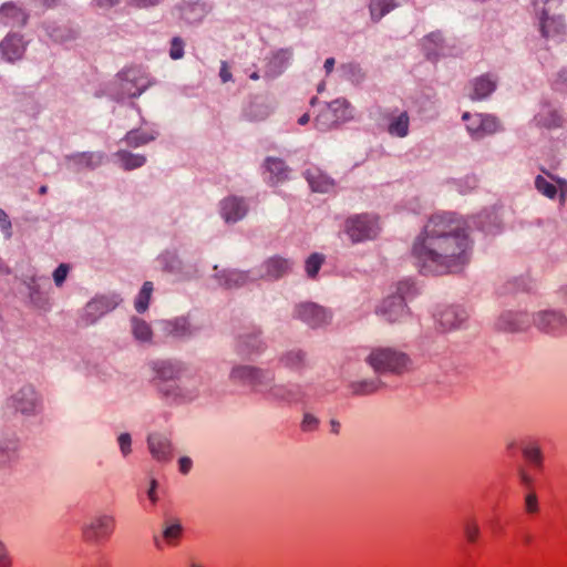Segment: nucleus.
Here are the masks:
<instances>
[{
	"instance_id": "44",
	"label": "nucleus",
	"mask_w": 567,
	"mask_h": 567,
	"mask_svg": "<svg viewBox=\"0 0 567 567\" xmlns=\"http://www.w3.org/2000/svg\"><path fill=\"white\" fill-rule=\"evenodd\" d=\"M535 187L539 193H542L543 195H545L549 198H554L557 194L556 186L540 175H538L535 178Z\"/></svg>"
},
{
	"instance_id": "10",
	"label": "nucleus",
	"mask_w": 567,
	"mask_h": 567,
	"mask_svg": "<svg viewBox=\"0 0 567 567\" xmlns=\"http://www.w3.org/2000/svg\"><path fill=\"white\" fill-rule=\"evenodd\" d=\"M539 19V28L543 37L547 39L560 40L566 33V25L558 16H550V7H535Z\"/></svg>"
},
{
	"instance_id": "61",
	"label": "nucleus",
	"mask_w": 567,
	"mask_h": 567,
	"mask_svg": "<svg viewBox=\"0 0 567 567\" xmlns=\"http://www.w3.org/2000/svg\"><path fill=\"white\" fill-rule=\"evenodd\" d=\"M219 76H220V79H221V81H223L224 83H226V82H228V81H230V80H231V72H230V70H229V68H228L227 62H225V61H224V62H221Z\"/></svg>"
},
{
	"instance_id": "45",
	"label": "nucleus",
	"mask_w": 567,
	"mask_h": 567,
	"mask_svg": "<svg viewBox=\"0 0 567 567\" xmlns=\"http://www.w3.org/2000/svg\"><path fill=\"white\" fill-rule=\"evenodd\" d=\"M463 528H464V535H465L467 542L472 543V544L476 543L480 537V534H481V529H480L477 522L473 518L467 519L464 523Z\"/></svg>"
},
{
	"instance_id": "56",
	"label": "nucleus",
	"mask_w": 567,
	"mask_h": 567,
	"mask_svg": "<svg viewBox=\"0 0 567 567\" xmlns=\"http://www.w3.org/2000/svg\"><path fill=\"white\" fill-rule=\"evenodd\" d=\"M12 559L6 544L0 539V567H11Z\"/></svg>"
},
{
	"instance_id": "31",
	"label": "nucleus",
	"mask_w": 567,
	"mask_h": 567,
	"mask_svg": "<svg viewBox=\"0 0 567 567\" xmlns=\"http://www.w3.org/2000/svg\"><path fill=\"white\" fill-rule=\"evenodd\" d=\"M208 12L205 3L194 2L181 8V17L188 23L199 22Z\"/></svg>"
},
{
	"instance_id": "64",
	"label": "nucleus",
	"mask_w": 567,
	"mask_h": 567,
	"mask_svg": "<svg viewBox=\"0 0 567 567\" xmlns=\"http://www.w3.org/2000/svg\"><path fill=\"white\" fill-rule=\"evenodd\" d=\"M559 190H560V202L564 203L565 196L567 194V182L564 179H557Z\"/></svg>"
},
{
	"instance_id": "17",
	"label": "nucleus",
	"mask_w": 567,
	"mask_h": 567,
	"mask_svg": "<svg viewBox=\"0 0 567 567\" xmlns=\"http://www.w3.org/2000/svg\"><path fill=\"white\" fill-rule=\"evenodd\" d=\"M24 42L19 34H9L0 43V53L9 62H14L22 58L24 53Z\"/></svg>"
},
{
	"instance_id": "52",
	"label": "nucleus",
	"mask_w": 567,
	"mask_h": 567,
	"mask_svg": "<svg viewBox=\"0 0 567 567\" xmlns=\"http://www.w3.org/2000/svg\"><path fill=\"white\" fill-rule=\"evenodd\" d=\"M122 455L125 457L131 453L132 439L128 433H123L117 439Z\"/></svg>"
},
{
	"instance_id": "8",
	"label": "nucleus",
	"mask_w": 567,
	"mask_h": 567,
	"mask_svg": "<svg viewBox=\"0 0 567 567\" xmlns=\"http://www.w3.org/2000/svg\"><path fill=\"white\" fill-rule=\"evenodd\" d=\"M151 369L154 372L153 380L159 390L167 396H177L178 394L173 392L171 389L162 386V382L175 381L179 378L182 372V365L178 362L171 360H156L150 363Z\"/></svg>"
},
{
	"instance_id": "59",
	"label": "nucleus",
	"mask_w": 567,
	"mask_h": 567,
	"mask_svg": "<svg viewBox=\"0 0 567 567\" xmlns=\"http://www.w3.org/2000/svg\"><path fill=\"white\" fill-rule=\"evenodd\" d=\"M193 466V462L189 457L183 456L178 460V470L182 474H187Z\"/></svg>"
},
{
	"instance_id": "22",
	"label": "nucleus",
	"mask_w": 567,
	"mask_h": 567,
	"mask_svg": "<svg viewBox=\"0 0 567 567\" xmlns=\"http://www.w3.org/2000/svg\"><path fill=\"white\" fill-rule=\"evenodd\" d=\"M498 324L506 331H524L529 327V318L526 313L507 312L501 317Z\"/></svg>"
},
{
	"instance_id": "54",
	"label": "nucleus",
	"mask_w": 567,
	"mask_h": 567,
	"mask_svg": "<svg viewBox=\"0 0 567 567\" xmlns=\"http://www.w3.org/2000/svg\"><path fill=\"white\" fill-rule=\"evenodd\" d=\"M17 444L11 442L10 445H7L6 447L0 446V464H4L9 462L14 452H16Z\"/></svg>"
},
{
	"instance_id": "2",
	"label": "nucleus",
	"mask_w": 567,
	"mask_h": 567,
	"mask_svg": "<svg viewBox=\"0 0 567 567\" xmlns=\"http://www.w3.org/2000/svg\"><path fill=\"white\" fill-rule=\"evenodd\" d=\"M365 361L378 373L401 374L408 371L412 364L408 354L393 348H375Z\"/></svg>"
},
{
	"instance_id": "16",
	"label": "nucleus",
	"mask_w": 567,
	"mask_h": 567,
	"mask_svg": "<svg viewBox=\"0 0 567 567\" xmlns=\"http://www.w3.org/2000/svg\"><path fill=\"white\" fill-rule=\"evenodd\" d=\"M10 402L16 410L29 414L37 409L38 395L32 386H24L11 398Z\"/></svg>"
},
{
	"instance_id": "49",
	"label": "nucleus",
	"mask_w": 567,
	"mask_h": 567,
	"mask_svg": "<svg viewBox=\"0 0 567 567\" xmlns=\"http://www.w3.org/2000/svg\"><path fill=\"white\" fill-rule=\"evenodd\" d=\"M184 54V43L179 38H174L171 43L169 55L172 59H181Z\"/></svg>"
},
{
	"instance_id": "13",
	"label": "nucleus",
	"mask_w": 567,
	"mask_h": 567,
	"mask_svg": "<svg viewBox=\"0 0 567 567\" xmlns=\"http://www.w3.org/2000/svg\"><path fill=\"white\" fill-rule=\"evenodd\" d=\"M248 212V205L241 197L229 196L220 203V215L228 224L243 219Z\"/></svg>"
},
{
	"instance_id": "47",
	"label": "nucleus",
	"mask_w": 567,
	"mask_h": 567,
	"mask_svg": "<svg viewBox=\"0 0 567 567\" xmlns=\"http://www.w3.org/2000/svg\"><path fill=\"white\" fill-rule=\"evenodd\" d=\"M158 261L162 265L163 269L166 271L173 272L179 269V260L174 254H163L159 257Z\"/></svg>"
},
{
	"instance_id": "6",
	"label": "nucleus",
	"mask_w": 567,
	"mask_h": 567,
	"mask_svg": "<svg viewBox=\"0 0 567 567\" xmlns=\"http://www.w3.org/2000/svg\"><path fill=\"white\" fill-rule=\"evenodd\" d=\"M230 380L235 383L251 386L262 393L266 391L267 384L274 380V375L269 371L249 365H237L230 372Z\"/></svg>"
},
{
	"instance_id": "43",
	"label": "nucleus",
	"mask_w": 567,
	"mask_h": 567,
	"mask_svg": "<svg viewBox=\"0 0 567 567\" xmlns=\"http://www.w3.org/2000/svg\"><path fill=\"white\" fill-rule=\"evenodd\" d=\"M329 110L334 111V114H342L343 116H338L339 122H346L351 117V111L349 109V104L346 100H334L327 105Z\"/></svg>"
},
{
	"instance_id": "25",
	"label": "nucleus",
	"mask_w": 567,
	"mask_h": 567,
	"mask_svg": "<svg viewBox=\"0 0 567 567\" xmlns=\"http://www.w3.org/2000/svg\"><path fill=\"white\" fill-rule=\"evenodd\" d=\"M27 14L12 3H6L0 9V23L4 25H23Z\"/></svg>"
},
{
	"instance_id": "27",
	"label": "nucleus",
	"mask_w": 567,
	"mask_h": 567,
	"mask_svg": "<svg viewBox=\"0 0 567 567\" xmlns=\"http://www.w3.org/2000/svg\"><path fill=\"white\" fill-rule=\"evenodd\" d=\"M220 286L225 288H237L245 286L250 279H257V276L250 278L247 272L238 270H225L217 275Z\"/></svg>"
},
{
	"instance_id": "42",
	"label": "nucleus",
	"mask_w": 567,
	"mask_h": 567,
	"mask_svg": "<svg viewBox=\"0 0 567 567\" xmlns=\"http://www.w3.org/2000/svg\"><path fill=\"white\" fill-rule=\"evenodd\" d=\"M523 454L530 464L535 466H539L542 464V452L536 442L526 443L523 446Z\"/></svg>"
},
{
	"instance_id": "51",
	"label": "nucleus",
	"mask_w": 567,
	"mask_h": 567,
	"mask_svg": "<svg viewBox=\"0 0 567 567\" xmlns=\"http://www.w3.org/2000/svg\"><path fill=\"white\" fill-rule=\"evenodd\" d=\"M69 266L66 264H61L53 272V280L58 287L62 286L64 282L68 272H69Z\"/></svg>"
},
{
	"instance_id": "14",
	"label": "nucleus",
	"mask_w": 567,
	"mask_h": 567,
	"mask_svg": "<svg viewBox=\"0 0 567 567\" xmlns=\"http://www.w3.org/2000/svg\"><path fill=\"white\" fill-rule=\"evenodd\" d=\"M293 262L280 256L268 258L261 266L262 272L257 278L277 280L291 271Z\"/></svg>"
},
{
	"instance_id": "48",
	"label": "nucleus",
	"mask_w": 567,
	"mask_h": 567,
	"mask_svg": "<svg viewBox=\"0 0 567 567\" xmlns=\"http://www.w3.org/2000/svg\"><path fill=\"white\" fill-rule=\"evenodd\" d=\"M524 507L526 513L536 514L539 511L538 498L534 492H529L525 496Z\"/></svg>"
},
{
	"instance_id": "7",
	"label": "nucleus",
	"mask_w": 567,
	"mask_h": 567,
	"mask_svg": "<svg viewBox=\"0 0 567 567\" xmlns=\"http://www.w3.org/2000/svg\"><path fill=\"white\" fill-rule=\"evenodd\" d=\"M462 120L465 122L466 130L473 140H482L501 130L498 120L489 114L465 112Z\"/></svg>"
},
{
	"instance_id": "34",
	"label": "nucleus",
	"mask_w": 567,
	"mask_h": 567,
	"mask_svg": "<svg viewBox=\"0 0 567 567\" xmlns=\"http://www.w3.org/2000/svg\"><path fill=\"white\" fill-rule=\"evenodd\" d=\"M262 342L257 332L243 333L238 340V351L243 354H250L261 350Z\"/></svg>"
},
{
	"instance_id": "12",
	"label": "nucleus",
	"mask_w": 567,
	"mask_h": 567,
	"mask_svg": "<svg viewBox=\"0 0 567 567\" xmlns=\"http://www.w3.org/2000/svg\"><path fill=\"white\" fill-rule=\"evenodd\" d=\"M147 447L157 462H169L173 458V445L168 435L164 433H151L147 436Z\"/></svg>"
},
{
	"instance_id": "15",
	"label": "nucleus",
	"mask_w": 567,
	"mask_h": 567,
	"mask_svg": "<svg viewBox=\"0 0 567 567\" xmlns=\"http://www.w3.org/2000/svg\"><path fill=\"white\" fill-rule=\"evenodd\" d=\"M378 313L389 322H396L408 316V309L402 297H389L383 300Z\"/></svg>"
},
{
	"instance_id": "24",
	"label": "nucleus",
	"mask_w": 567,
	"mask_h": 567,
	"mask_svg": "<svg viewBox=\"0 0 567 567\" xmlns=\"http://www.w3.org/2000/svg\"><path fill=\"white\" fill-rule=\"evenodd\" d=\"M535 122L547 128L559 127L563 124V117L551 105L544 104L536 114Z\"/></svg>"
},
{
	"instance_id": "57",
	"label": "nucleus",
	"mask_w": 567,
	"mask_h": 567,
	"mask_svg": "<svg viewBox=\"0 0 567 567\" xmlns=\"http://www.w3.org/2000/svg\"><path fill=\"white\" fill-rule=\"evenodd\" d=\"M0 229L7 238L11 237V221L4 210L0 209Z\"/></svg>"
},
{
	"instance_id": "60",
	"label": "nucleus",
	"mask_w": 567,
	"mask_h": 567,
	"mask_svg": "<svg viewBox=\"0 0 567 567\" xmlns=\"http://www.w3.org/2000/svg\"><path fill=\"white\" fill-rule=\"evenodd\" d=\"M118 2L120 0H93L94 6L102 10H109L118 4Z\"/></svg>"
},
{
	"instance_id": "62",
	"label": "nucleus",
	"mask_w": 567,
	"mask_h": 567,
	"mask_svg": "<svg viewBox=\"0 0 567 567\" xmlns=\"http://www.w3.org/2000/svg\"><path fill=\"white\" fill-rule=\"evenodd\" d=\"M30 298H31V301L35 306H38L40 308H44L47 301H43V302L41 301L40 295H39V292L37 290H33V289L31 290Z\"/></svg>"
},
{
	"instance_id": "11",
	"label": "nucleus",
	"mask_w": 567,
	"mask_h": 567,
	"mask_svg": "<svg viewBox=\"0 0 567 567\" xmlns=\"http://www.w3.org/2000/svg\"><path fill=\"white\" fill-rule=\"evenodd\" d=\"M295 313L297 318L312 328L327 324L331 319V315L327 309L313 302L298 305Z\"/></svg>"
},
{
	"instance_id": "20",
	"label": "nucleus",
	"mask_w": 567,
	"mask_h": 567,
	"mask_svg": "<svg viewBox=\"0 0 567 567\" xmlns=\"http://www.w3.org/2000/svg\"><path fill=\"white\" fill-rule=\"evenodd\" d=\"M468 317L467 311L458 306H451L439 313L437 321L443 329H453L461 326Z\"/></svg>"
},
{
	"instance_id": "28",
	"label": "nucleus",
	"mask_w": 567,
	"mask_h": 567,
	"mask_svg": "<svg viewBox=\"0 0 567 567\" xmlns=\"http://www.w3.org/2000/svg\"><path fill=\"white\" fill-rule=\"evenodd\" d=\"M292 53L289 50L277 51L267 64L265 76L275 78L279 75L285 69L288 61L291 59Z\"/></svg>"
},
{
	"instance_id": "30",
	"label": "nucleus",
	"mask_w": 567,
	"mask_h": 567,
	"mask_svg": "<svg viewBox=\"0 0 567 567\" xmlns=\"http://www.w3.org/2000/svg\"><path fill=\"white\" fill-rule=\"evenodd\" d=\"M280 364L293 371H301L307 367L306 353L301 350H290L280 357Z\"/></svg>"
},
{
	"instance_id": "53",
	"label": "nucleus",
	"mask_w": 567,
	"mask_h": 567,
	"mask_svg": "<svg viewBox=\"0 0 567 567\" xmlns=\"http://www.w3.org/2000/svg\"><path fill=\"white\" fill-rule=\"evenodd\" d=\"M414 290V285L410 280L399 282L398 295L395 297H402L405 302V298L411 295Z\"/></svg>"
},
{
	"instance_id": "40",
	"label": "nucleus",
	"mask_w": 567,
	"mask_h": 567,
	"mask_svg": "<svg viewBox=\"0 0 567 567\" xmlns=\"http://www.w3.org/2000/svg\"><path fill=\"white\" fill-rule=\"evenodd\" d=\"M153 140H155V134L134 130L130 131L125 136L126 143L131 147H138L141 145L147 144Z\"/></svg>"
},
{
	"instance_id": "29",
	"label": "nucleus",
	"mask_w": 567,
	"mask_h": 567,
	"mask_svg": "<svg viewBox=\"0 0 567 567\" xmlns=\"http://www.w3.org/2000/svg\"><path fill=\"white\" fill-rule=\"evenodd\" d=\"M103 153H79L68 157L78 168H95L104 161Z\"/></svg>"
},
{
	"instance_id": "9",
	"label": "nucleus",
	"mask_w": 567,
	"mask_h": 567,
	"mask_svg": "<svg viewBox=\"0 0 567 567\" xmlns=\"http://www.w3.org/2000/svg\"><path fill=\"white\" fill-rule=\"evenodd\" d=\"M122 299L117 295L101 296L91 300L84 308L82 321L85 326L94 323L105 313L115 309Z\"/></svg>"
},
{
	"instance_id": "38",
	"label": "nucleus",
	"mask_w": 567,
	"mask_h": 567,
	"mask_svg": "<svg viewBox=\"0 0 567 567\" xmlns=\"http://www.w3.org/2000/svg\"><path fill=\"white\" fill-rule=\"evenodd\" d=\"M381 386V382L378 379L363 380L352 382L349 388L352 394L355 395H369L377 392Z\"/></svg>"
},
{
	"instance_id": "50",
	"label": "nucleus",
	"mask_w": 567,
	"mask_h": 567,
	"mask_svg": "<svg viewBox=\"0 0 567 567\" xmlns=\"http://www.w3.org/2000/svg\"><path fill=\"white\" fill-rule=\"evenodd\" d=\"M163 0H126V4L137 9H148L158 6Z\"/></svg>"
},
{
	"instance_id": "37",
	"label": "nucleus",
	"mask_w": 567,
	"mask_h": 567,
	"mask_svg": "<svg viewBox=\"0 0 567 567\" xmlns=\"http://www.w3.org/2000/svg\"><path fill=\"white\" fill-rule=\"evenodd\" d=\"M182 525L176 520H167L163 530V542L167 546H176L182 536Z\"/></svg>"
},
{
	"instance_id": "26",
	"label": "nucleus",
	"mask_w": 567,
	"mask_h": 567,
	"mask_svg": "<svg viewBox=\"0 0 567 567\" xmlns=\"http://www.w3.org/2000/svg\"><path fill=\"white\" fill-rule=\"evenodd\" d=\"M473 91L471 93L472 100H483L487 97L496 89V80L489 74L482 75L475 79L472 83Z\"/></svg>"
},
{
	"instance_id": "21",
	"label": "nucleus",
	"mask_w": 567,
	"mask_h": 567,
	"mask_svg": "<svg viewBox=\"0 0 567 567\" xmlns=\"http://www.w3.org/2000/svg\"><path fill=\"white\" fill-rule=\"evenodd\" d=\"M386 120L390 135L405 137L409 134L410 117L406 112H392Z\"/></svg>"
},
{
	"instance_id": "3",
	"label": "nucleus",
	"mask_w": 567,
	"mask_h": 567,
	"mask_svg": "<svg viewBox=\"0 0 567 567\" xmlns=\"http://www.w3.org/2000/svg\"><path fill=\"white\" fill-rule=\"evenodd\" d=\"M116 526L115 517L101 513L92 516L82 527V536L86 543L103 544L113 535Z\"/></svg>"
},
{
	"instance_id": "19",
	"label": "nucleus",
	"mask_w": 567,
	"mask_h": 567,
	"mask_svg": "<svg viewBox=\"0 0 567 567\" xmlns=\"http://www.w3.org/2000/svg\"><path fill=\"white\" fill-rule=\"evenodd\" d=\"M264 393H267L268 396L272 400L285 402V403H295L300 401L301 391L297 385H272L269 386L267 384V389Z\"/></svg>"
},
{
	"instance_id": "18",
	"label": "nucleus",
	"mask_w": 567,
	"mask_h": 567,
	"mask_svg": "<svg viewBox=\"0 0 567 567\" xmlns=\"http://www.w3.org/2000/svg\"><path fill=\"white\" fill-rule=\"evenodd\" d=\"M159 327L166 337L173 339H185L193 334V328L185 318H176L174 320H163Z\"/></svg>"
},
{
	"instance_id": "5",
	"label": "nucleus",
	"mask_w": 567,
	"mask_h": 567,
	"mask_svg": "<svg viewBox=\"0 0 567 567\" xmlns=\"http://www.w3.org/2000/svg\"><path fill=\"white\" fill-rule=\"evenodd\" d=\"M379 230V219L373 215H355L346 223V233L353 243L373 239Z\"/></svg>"
},
{
	"instance_id": "41",
	"label": "nucleus",
	"mask_w": 567,
	"mask_h": 567,
	"mask_svg": "<svg viewBox=\"0 0 567 567\" xmlns=\"http://www.w3.org/2000/svg\"><path fill=\"white\" fill-rule=\"evenodd\" d=\"M153 291V284L151 281L144 282L136 300H135V309L138 312H144L147 310L151 296Z\"/></svg>"
},
{
	"instance_id": "23",
	"label": "nucleus",
	"mask_w": 567,
	"mask_h": 567,
	"mask_svg": "<svg viewBox=\"0 0 567 567\" xmlns=\"http://www.w3.org/2000/svg\"><path fill=\"white\" fill-rule=\"evenodd\" d=\"M306 178L313 192L329 193L334 188V182L318 168L308 169Z\"/></svg>"
},
{
	"instance_id": "33",
	"label": "nucleus",
	"mask_w": 567,
	"mask_h": 567,
	"mask_svg": "<svg viewBox=\"0 0 567 567\" xmlns=\"http://www.w3.org/2000/svg\"><path fill=\"white\" fill-rule=\"evenodd\" d=\"M338 116L342 117L343 115L334 114V111L329 110V107L326 105L324 109H322L321 112L316 116L315 126L322 132L331 130L340 123Z\"/></svg>"
},
{
	"instance_id": "63",
	"label": "nucleus",
	"mask_w": 567,
	"mask_h": 567,
	"mask_svg": "<svg viewBox=\"0 0 567 567\" xmlns=\"http://www.w3.org/2000/svg\"><path fill=\"white\" fill-rule=\"evenodd\" d=\"M432 42L439 45L442 42V35L440 32H433L425 38V43Z\"/></svg>"
},
{
	"instance_id": "35",
	"label": "nucleus",
	"mask_w": 567,
	"mask_h": 567,
	"mask_svg": "<svg viewBox=\"0 0 567 567\" xmlns=\"http://www.w3.org/2000/svg\"><path fill=\"white\" fill-rule=\"evenodd\" d=\"M131 330L135 340L140 342H151L153 338V331L151 326L143 319L133 317L131 319Z\"/></svg>"
},
{
	"instance_id": "1",
	"label": "nucleus",
	"mask_w": 567,
	"mask_h": 567,
	"mask_svg": "<svg viewBox=\"0 0 567 567\" xmlns=\"http://www.w3.org/2000/svg\"><path fill=\"white\" fill-rule=\"evenodd\" d=\"M465 221L453 213L433 215L416 237L412 256L423 275L456 272L470 260Z\"/></svg>"
},
{
	"instance_id": "32",
	"label": "nucleus",
	"mask_w": 567,
	"mask_h": 567,
	"mask_svg": "<svg viewBox=\"0 0 567 567\" xmlns=\"http://www.w3.org/2000/svg\"><path fill=\"white\" fill-rule=\"evenodd\" d=\"M117 163L126 171L142 167L146 163V158L140 154H132L126 151H118L114 154Z\"/></svg>"
},
{
	"instance_id": "4",
	"label": "nucleus",
	"mask_w": 567,
	"mask_h": 567,
	"mask_svg": "<svg viewBox=\"0 0 567 567\" xmlns=\"http://www.w3.org/2000/svg\"><path fill=\"white\" fill-rule=\"evenodd\" d=\"M534 326L543 333L555 338L567 337V316L559 310H540L533 315Z\"/></svg>"
},
{
	"instance_id": "36",
	"label": "nucleus",
	"mask_w": 567,
	"mask_h": 567,
	"mask_svg": "<svg viewBox=\"0 0 567 567\" xmlns=\"http://www.w3.org/2000/svg\"><path fill=\"white\" fill-rule=\"evenodd\" d=\"M266 171L269 174L268 181L270 183L284 181L288 175V169L285 163L278 158H268L266 161Z\"/></svg>"
},
{
	"instance_id": "46",
	"label": "nucleus",
	"mask_w": 567,
	"mask_h": 567,
	"mask_svg": "<svg viewBox=\"0 0 567 567\" xmlns=\"http://www.w3.org/2000/svg\"><path fill=\"white\" fill-rule=\"evenodd\" d=\"M323 262V256L312 254L306 261V271L308 277L315 278Z\"/></svg>"
},
{
	"instance_id": "58",
	"label": "nucleus",
	"mask_w": 567,
	"mask_h": 567,
	"mask_svg": "<svg viewBox=\"0 0 567 567\" xmlns=\"http://www.w3.org/2000/svg\"><path fill=\"white\" fill-rule=\"evenodd\" d=\"M147 498L151 502L152 506H154L158 501V494H157V482L156 480H152L150 483V487L146 492Z\"/></svg>"
},
{
	"instance_id": "39",
	"label": "nucleus",
	"mask_w": 567,
	"mask_h": 567,
	"mask_svg": "<svg viewBox=\"0 0 567 567\" xmlns=\"http://www.w3.org/2000/svg\"><path fill=\"white\" fill-rule=\"evenodd\" d=\"M395 7L396 2L394 0H372L370 3L371 18L379 21Z\"/></svg>"
},
{
	"instance_id": "55",
	"label": "nucleus",
	"mask_w": 567,
	"mask_h": 567,
	"mask_svg": "<svg viewBox=\"0 0 567 567\" xmlns=\"http://www.w3.org/2000/svg\"><path fill=\"white\" fill-rule=\"evenodd\" d=\"M319 425V420L310 414V413H306L303 415V420H302V423H301V427L303 431H313L318 427Z\"/></svg>"
}]
</instances>
